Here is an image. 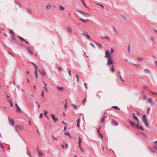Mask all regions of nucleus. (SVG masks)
I'll use <instances>...</instances> for the list:
<instances>
[{"label":"nucleus","instance_id":"f257e3e1","mask_svg":"<svg viewBox=\"0 0 157 157\" xmlns=\"http://www.w3.org/2000/svg\"><path fill=\"white\" fill-rule=\"evenodd\" d=\"M114 63V60L113 58H109L107 59V65L108 66H110L111 65H113V63Z\"/></svg>","mask_w":157,"mask_h":157},{"label":"nucleus","instance_id":"f03ea898","mask_svg":"<svg viewBox=\"0 0 157 157\" xmlns=\"http://www.w3.org/2000/svg\"><path fill=\"white\" fill-rule=\"evenodd\" d=\"M151 149L153 151H155L157 150V141L154 142V146L151 148Z\"/></svg>","mask_w":157,"mask_h":157},{"label":"nucleus","instance_id":"7ed1b4c3","mask_svg":"<svg viewBox=\"0 0 157 157\" xmlns=\"http://www.w3.org/2000/svg\"><path fill=\"white\" fill-rule=\"evenodd\" d=\"M15 129L16 130H22L24 129V127L23 125H17L16 126Z\"/></svg>","mask_w":157,"mask_h":157},{"label":"nucleus","instance_id":"20e7f679","mask_svg":"<svg viewBox=\"0 0 157 157\" xmlns=\"http://www.w3.org/2000/svg\"><path fill=\"white\" fill-rule=\"evenodd\" d=\"M77 11L80 13L81 14L85 17H88L90 16V14L85 13L82 11Z\"/></svg>","mask_w":157,"mask_h":157},{"label":"nucleus","instance_id":"39448f33","mask_svg":"<svg viewBox=\"0 0 157 157\" xmlns=\"http://www.w3.org/2000/svg\"><path fill=\"white\" fill-rule=\"evenodd\" d=\"M110 56L109 51L108 50H106L105 51V57L108 59L109 58H112Z\"/></svg>","mask_w":157,"mask_h":157},{"label":"nucleus","instance_id":"423d86ee","mask_svg":"<svg viewBox=\"0 0 157 157\" xmlns=\"http://www.w3.org/2000/svg\"><path fill=\"white\" fill-rule=\"evenodd\" d=\"M143 121L145 125L146 126H147L148 123L147 122V121L146 120V116L145 115H143Z\"/></svg>","mask_w":157,"mask_h":157},{"label":"nucleus","instance_id":"0eeeda50","mask_svg":"<svg viewBox=\"0 0 157 157\" xmlns=\"http://www.w3.org/2000/svg\"><path fill=\"white\" fill-rule=\"evenodd\" d=\"M51 116L52 119L55 122H56L58 120V119L57 118H56L54 114H51Z\"/></svg>","mask_w":157,"mask_h":157},{"label":"nucleus","instance_id":"6e6552de","mask_svg":"<svg viewBox=\"0 0 157 157\" xmlns=\"http://www.w3.org/2000/svg\"><path fill=\"white\" fill-rule=\"evenodd\" d=\"M103 95L102 92L101 91H99L97 93V96L99 98H101Z\"/></svg>","mask_w":157,"mask_h":157},{"label":"nucleus","instance_id":"1a4fd4ad","mask_svg":"<svg viewBox=\"0 0 157 157\" xmlns=\"http://www.w3.org/2000/svg\"><path fill=\"white\" fill-rule=\"evenodd\" d=\"M52 7V6L50 3H48L45 6V9L47 10L50 9Z\"/></svg>","mask_w":157,"mask_h":157},{"label":"nucleus","instance_id":"9d476101","mask_svg":"<svg viewBox=\"0 0 157 157\" xmlns=\"http://www.w3.org/2000/svg\"><path fill=\"white\" fill-rule=\"evenodd\" d=\"M129 122L130 123V125L132 127L134 128H136V125L135 124V123L134 122L131 121L129 120Z\"/></svg>","mask_w":157,"mask_h":157},{"label":"nucleus","instance_id":"9b49d317","mask_svg":"<svg viewBox=\"0 0 157 157\" xmlns=\"http://www.w3.org/2000/svg\"><path fill=\"white\" fill-rule=\"evenodd\" d=\"M8 120L9 121L12 123V125L13 126L14 125V121L13 120L12 118H10V117H8Z\"/></svg>","mask_w":157,"mask_h":157},{"label":"nucleus","instance_id":"f8f14e48","mask_svg":"<svg viewBox=\"0 0 157 157\" xmlns=\"http://www.w3.org/2000/svg\"><path fill=\"white\" fill-rule=\"evenodd\" d=\"M37 151H38V154L40 156H42L43 155V153L42 151L40 150L37 147Z\"/></svg>","mask_w":157,"mask_h":157},{"label":"nucleus","instance_id":"ddd939ff","mask_svg":"<svg viewBox=\"0 0 157 157\" xmlns=\"http://www.w3.org/2000/svg\"><path fill=\"white\" fill-rule=\"evenodd\" d=\"M132 117L134 120H137L138 121H139V120L137 117L135 115V114L134 113H132Z\"/></svg>","mask_w":157,"mask_h":157},{"label":"nucleus","instance_id":"4468645a","mask_svg":"<svg viewBox=\"0 0 157 157\" xmlns=\"http://www.w3.org/2000/svg\"><path fill=\"white\" fill-rule=\"evenodd\" d=\"M40 74L42 76H43L44 75H46V73L44 71V70H42L43 72H42L40 71H39Z\"/></svg>","mask_w":157,"mask_h":157},{"label":"nucleus","instance_id":"2eb2a0df","mask_svg":"<svg viewBox=\"0 0 157 157\" xmlns=\"http://www.w3.org/2000/svg\"><path fill=\"white\" fill-rule=\"evenodd\" d=\"M119 79L120 83H123L124 82V81L123 79V78L120 75L119 76Z\"/></svg>","mask_w":157,"mask_h":157},{"label":"nucleus","instance_id":"dca6fc26","mask_svg":"<svg viewBox=\"0 0 157 157\" xmlns=\"http://www.w3.org/2000/svg\"><path fill=\"white\" fill-rule=\"evenodd\" d=\"M44 115L45 116L47 117V118L49 119V118L48 117L47 115V114H48V112L46 110H44Z\"/></svg>","mask_w":157,"mask_h":157},{"label":"nucleus","instance_id":"f3484780","mask_svg":"<svg viewBox=\"0 0 157 157\" xmlns=\"http://www.w3.org/2000/svg\"><path fill=\"white\" fill-rule=\"evenodd\" d=\"M57 89L59 90L60 91H62L63 89V87L61 86L60 87L58 86H57Z\"/></svg>","mask_w":157,"mask_h":157},{"label":"nucleus","instance_id":"a211bd4d","mask_svg":"<svg viewBox=\"0 0 157 157\" xmlns=\"http://www.w3.org/2000/svg\"><path fill=\"white\" fill-rule=\"evenodd\" d=\"M110 70L112 72H114V68L113 65H112L111 67L110 68Z\"/></svg>","mask_w":157,"mask_h":157},{"label":"nucleus","instance_id":"6ab92c4d","mask_svg":"<svg viewBox=\"0 0 157 157\" xmlns=\"http://www.w3.org/2000/svg\"><path fill=\"white\" fill-rule=\"evenodd\" d=\"M105 116H103L101 118V122L103 123L105 122Z\"/></svg>","mask_w":157,"mask_h":157},{"label":"nucleus","instance_id":"aec40b11","mask_svg":"<svg viewBox=\"0 0 157 157\" xmlns=\"http://www.w3.org/2000/svg\"><path fill=\"white\" fill-rule=\"evenodd\" d=\"M98 136L99 138H101V139L102 140L103 136L102 134L99 133Z\"/></svg>","mask_w":157,"mask_h":157},{"label":"nucleus","instance_id":"412c9836","mask_svg":"<svg viewBox=\"0 0 157 157\" xmlns=\"http://www.w3.org/2000/svg\"><path fill=\"white\" fill-rule=\"evenodd\" d=\"M80 122V119L78 118L77 119V125L78 127H79L80 126L79 123Z\"/></svg>","mask_w":157,"mask_h":157},{"label":"nucleus","instance_id":"4be33fe9","mask_svg":"<svg viewBox=\"0 0 157 157\" xmlns=\"http://www.w3.org/2000/svg\"><path fill=\"white\" fill-rule=\"evenodd\" d=\"M37 70H35V72H34L36 78V79H37L38 78V75L37 74Z\"/></svg>","mask_w":157,"mask_h":157},{"label":"nucleus","instance_id":"5701e85b","mask_svg":"<svg viewBox=\"0 0 157 157\" xmlns=\"http://www.w3.org/2000/svg\"><path fill=\"white\" fill-rule=\"evenodd\" d=\"M148 101L152 105L153 104L151 98H149L148 99Z\"/></svg>","mask_w":157,"mask_h":157},{"label":"nucleus","instance_id":"b1692460","mask_svg":"<svg viewBox=\"0 0 157 157\" xmlns=\"http://www.w3.org/2000/svg\"><path fill=\"white\" fill-rule=\"evenodd\" d=\"M59 9L60 10L63 11L64 10L65 8L61 6H60L59 7Z\"/></svg>","mask_w":157,"mask_h":157},{"label":"nucleus","instance_id":"393cba45","mask_svg":"<svg viewBox=\"0 0 157 157\" xmlns=\"http://www.w3.org/2000/svg\"><path fill=\"white\" fill-rule=\"evenodd\" d=\"M68 31L70 33H71L72 32V29L69 27H68Z\"/></svg>","mask_w":157,"mask_h":157},{"label":"nucleus","instance_id":"a878e982","mask_svg":"<svg viewBox=\"0 0 157 157\" xmlns=\"http://www.w3.org/2000/svg\"><path fill=\"white\" fill-rule=\"evenodd\" d=\"M20 111H21L20 108L19 107V106H17V107L16 111L17 112H20Z\"/></svg>","mask_w":157,"mask_h":157},{"label":"nucleus","instance_id":"bb28decb","mask_svg":"<svg viewBox=\"0 0 157 157\" xmlns=\"http://www.w3.org/2000/svg\"><path fill=\"white\" fill-rule=\"evenodd\" d=\"M64 133L66 134L67 136L69 137L70 138H71V136L69 133L65 132Z\"/></svg>","mask_w":157,"mask_h":157},{"label":"nucleus","instance_id":"cd10ccee","mask_svg":"<svg viewBox=\"0 0 157 157\" xmlns=\"http://www.w3.org/2000/svg\"><path fill=\"white\" fill-rule=\"evenodd\" d=\"M112 108H113L114 109H117V110H120V109L119 108H118L117 106H113Z\"/></svg>","mask_w":157,"mask_h":157},{"label":"nucleus","instance_id":"c85d7f7f","mask_svg":"<svg viewBox=\"0 0 157 157\" xmlns=\"http://www.w3.org/2000/svg\"><path fill=\"white\" fill-rule=\"evenodd\" d=\"M18 37L19 38V39L21 40V41H22L24 40V39L22 37L20 36H18Z\"/></svg>","mask_w":157,"mask_h":157},{"label":"nucleus","instance_id":"c756f323","mask_svg":"<svg viewBox=\"0 0 157 157\" xmlns=\"http://www.w3.org/2000/svg\"><path fill=\"white\" fill-rule=\"evenodd\" d=\"M86 101V98H85V99L82 101V103L83 105H85V103Z\"/></svg>","mask_w":157,"mask_h":157},{"label":"nucleus","instance_id":"7c9ffc66","mask_svg":"<svg viewBox=\"0 0 157 157\" xmlns=\"http://www.w3.org/2000/svg\"><path fill=\"white\" fill-rule=\"evenodd\" d=\"M71 106L75 108V109H77V106L76 105H74V104H73L71 105Z\"/></svg>","mask_w":157,"mask_h":157},{"label":"nucleus","instance_id":"2f4dec72","mask_svg":"<svg viewBox=\"0 0 157 157\" xmlns=\"http://www.w3.org/2000/svg\"><path fill=\"white\" fill-rule=\"evenodd\" d=\"M112 123L114 125H117L118 124V123L116 122L114 120H113Z\"/></svg>","mask_w":157,"mask_h":157},{"label":"nucleus","instance_id":"473e14b6","mask_svg":"<svg viewBox=\"0 0 157 157\" xmlns=\"http://www.w3.org/2000/svg\"><path fill=\"white\" fill-rule=\"evenodd\" d=\"M27 49L30 53L31 55L33 54V52L29 48H28Z\"/></svg>","mask_w":157,"mask_h":157},{"label":"nucleus","instance_id":"72a5a7b5","mask_svg":"<svg viewBox=\"0 0 157 157\" xmlns=\"http://www.w3.org/2000/svg\"><path fill=\"white\" fill-rule=\"evenodd\" d=\"M79 19L81 21H82L84 22H86V21L85 20H84L83 19H82V18H81V17H80L79 18Z\"/></svg>","mask_w":157,"mask_h":157},{"label":"nucleus","instance_id":"f704fd0d","mask_svg":"<svg viewBox=\"0 0 157 157\" xmlns=\"http://www.w3.org/2000/svg\"><path fill=\"white\" fill-rule=\"evenodd\" d=\"M97 44L98 47L101 48H102L103 46L101 44H98L97 43Z\"/></svg>","mask_w":157,"mask_h":157},{"label":"nucleus","instance_id":"c9c22d12","mask_svg":"<svg viewBox=\"0 0 157 157\" xmlns=\"http://www.w3.org/2000/svg\"><path fill=\"white\" fill-rule=\"evenodd\" d=\"M75 77L77 78V82H79V77H78V75H77L76 74L75 75Z\"/></svg>","mask_w":157,"mask_h":157},{"label":"nucleus","instance_id":"e433bc0d","mask_svg":"<svg viewBox=\"0 0 157 157\" xmlns=\"http://www.w3.org/2000/svg\"><path fill=\"white\" fill-rule=\"evenodd\" d=\"M128 52L129 53H130V45L128 46Z\"/></svg>","mask_w":157,"mask_h":157},{"label":"nucleus","instance_id":"4c0bfd02","mask_svg":"<svg viewBox=\"0 0 157 157\" xmlns=\"http://www.w3.org/2000/svg\"><path fill=\"white\" fill-rule=\"evenodd\" d=\"M32 64L34 65V67H35L36 70H37V69H38V67L34 63H33V62H32Z\"/></svg>","mask_w":157,"mask_h":157},{"label":"nucleus","instance_id":"58836bf2","mask_svg":"<svg viewBox=\"0 0 157 157\" xmlns=\"http://www.w3.org/2000/svg\"><path fill=\"white\" fill-rule=\"evenodd\" d=\"M85 36L88 39H90V38L89 35V34H87L86 35V36Z\"/></svg>","mask_w":157,"mask_h":157},{"label":"nucleus","instance_id":"ea45409f","mask_svg":"<svg viewBox=\"0 0 157 157\" xmlns=\"http://www.w3.org/2000/svg\"><path fill=\"white\" fill-rule=\"evenodd\" d=\"M10 31L11 33L13 35H14V33L13 32V31L11 29H10Z\"/></svg>","mask_w":157,"mask_h":157},{"label":"nucleus","instance_id":"a19ab883","mask_svg":"<svg viewBox=\"0 0 157 157\" xmlns=\"http://www.w3.org/2000/svg\"><path fill=\"white\" fill-rule=\"evenodd\" d=\"M90 45H91V46L93 47V48H95V46L94 45L92 44V43H90Z\"/></svg>","mask_w":157,"mask_h":157},{"label":"nucleus","instance_id":"79ce46f5","mask_svg":"<svg viewBox=\"0 0 157 157\" xmlns=\"http://www.w3.org/2000/svg\"><path fill=\"white\" fill-rule=\"evenodd\" d=\"M81 139L80 137H79V140H78L79 144H81Z\"/></svg>","mask_w":157,"mask_h":157},{"label":"nucleus","instance_id":"37998d69","mask_svg":"<svg viewBox=\"0 0 157 157\" xmlns=\"http://www.w3.org/2000/svg\"><path fill=\"white\" fill-rule=\"evenodd\" d=\"M138 128H139L141 130H144V129L142 126H140Z\"/></svg>","mask_w":157,"mask_h":157},{"label":"nucleus","instance_id":"c03bdc74","mask_svg":"<svg viewBox=\"0 0 157 157\" xmlns=\"http://www.w3.org/2000/svg\"><path fill=\"white\" fill-rule=\"evenodd\" d=\"M0 147L1 148H2V149L4 148V146L1 143H0Z\"/></svg>","mask_w":157,"mask_h":157},{"label":"nucleus","instance_id":"a18cd8bd","mask_svg":"<svg viewBox=\"0 0 157 157\" xmlns=\"http://www.w3.org/2000/svg\"><path fill=\"white\" fill-rule=\"evenodd\" d=\"M68 74H69V75L71 76V70H69L68 71Z\"/></svg>","mask_w":157,"mask_h":157},{"label":"nucleus","instance_id":"49530a36","mask_svg":"<svg viewBox=\"0 0 157 157\" xmlns=\"http://www.w3.org/2000/svg\"><path fill=\"white\" fill-rule=\"evenodd\" d=\"M44 88L45 89V91H46V92H48V90L47 89V88H46V86H45L44 87Z\"/></svg>","mask_w":157,"mask_h":157},{"label":"nucleus","instance_id":"de8ad7c7","mask_svg":"<svg viewBox=\"0 0 157 157\" xmlns=\"http://www.w3.org/2000/svg\"><path fill=\"white\" fill-rule=\"evenodd\" d=\"M41 96L42 97H43L44 96V91L43 90L42 91V94H41Z\"/></svg>","mask_w":157,"mask_h":157},{"label":"nucleus","instance_id":"09e8293b","mask_svg":"<svg viewBox=\"0 0 157 157\" xmlns=\"http://www.w3.org/2000/svg\"><path fill=\"white\" fill-rule=\"evenodd\" d=\"M150 110V108H149L147 109V114H148L149 113V111Z\"/></svg>","mask_w":157,"mask_h":157},{"label":"nucleus","instance_id":"8fccbe9b","mask_svg":"<svg viewBox=\"0 0 157 157\" xmlns=\"http://www.w3.org/2000/svg\"><path fill=\"white\" fill-rule=\"evenodd\" d=\"M12 39L13 40H15V37L13 35H12L11 36Z\"/></svg>","mask_w":157,"mask_h":157},{"label":"nucleus","instance_id":"3c124183","mask_svg":"<svg viewBox=\"0 0 157 157\" xmlns=\"http://www.w3.org/2000/svg\"><path fill=\"white\" fill-rule=\"evenodd\" d=\"M136 125V128H138L140 126L139 125V124L138 123H137Z\"/></svg>","mask_w":157,"mask_h":157},{"label":"nucleus","instance_id":"603ef678","mask_svg":"<svg viewBox=\"0 0 157 157\" xmlns=\"http://www.w3.org/2000/svg\"><path fill=\"white\" fill-rule=\"evenodd\" d=\"M114 52V50L112 48H111V52L112 53H113Z\"/></svg>","mask_w":157,"mask_h":157},{"label":"nucleus","instance_id":"864d4df0","mask_svg":"<svg viewBox=\"0 0 157 157\" xmlns=\"http://www.w3.org/2000/svg\"><path fill=\"white\" fill-rule=\"evenodd\" d=\"M36 104H37V105H38V108H39L40 107V105L39 104V103L38 102L36 101Z\"/></svg>","mask_w":157,"mask_h":157},{"label":"nucleus","instance_id":"5fc2aeb1","mask_svg":"<svg viewBox=\"0 0 157 157\" xmlns=\"http://www.w3.org/2000/svg\"><path fill=\"white\" fill-rule=\"evenodd\" d=\"M88 34L86 32H85L84 33H83L82 34V35L84 36H86V35Z\"/></svg>","mask_w":157,"mask_h":157},{"label":"nucleus","instance_id":"6e6d98bb","mask_svg":"<svg viewBox=\"0 0 157 157\" xmlns=\"http://www.w3.org/2000/svg\"><path fill=\"white\" fill-rule=\"evenodd\" d=\"M101 128V126L99 128L98 130L97 131L98 133H99V132H100V129Z\"/></svg>","mask_w":157,"mask_h":157},{"label":"nucleus","instance_id":"4d7b16f0","mask_svg":"<svg viewBox=\"0 0 157 157\" xmlns=\"http://www.w3.org/2000/svg\"><path fill=\"white\" fill-rule=\"evenodd\" d=\"M151 93L152 94H155V95H157V93L155 92H152Z\"/></svg>","mask_w":157,"mask_h":157},{"label":"nucleus","instance_id":"13d9d810","mask_svg":"<svg viewBox=\"0 0 157 157\" xmlns=\"http://www.w3.org/2000/svg\"><path fill=\"white\" fill-rule=\"evenodd\" d=\"M42 115H43L42 113H40V118H42Z\"/></svg>","mask_w":157,"mask_h":157},{"label":"nucleus","instance_id":"bf43d9fd","mask_svg":"<svg viewBox=\"0 0 157 157\" xmlns=\"http://www.w3.org/2000/svg\"><path fill=\"white\" fill-rule=\"evenodd\" d=\"M64 107H65V108L66 109L67 108V106L66 105V102L65 103V104L64 105Z\"/></svg>","mask_w":157,"mask_h":157},{"label":"nucleus","instance_id":"052dcab7","mask_svg":"<svg viewBox=\"0 0 157 157\" xmlns=\"http://www.w3.org/2000/svg\"><path fill=\"white\" fill-rule=\"evenodd\" d=\"M85 86V88L86 89H87V86H86V83H84V84Z\"/></svg>","mask_w":157,"mask_h":157},{"label":"nucleus","instance_id":"680f3d73","mask_svg":"<svg viewBox=\"0 0 157 157\" xmlns=\"http://www.w3.org/2000/svg\"><path fill=\"white\" fill-rule=\"evenodd\" d=\"M80 149V150L82 152H83L84 151L83 150L82 148H81Z\"/></svg>","mask_w":157,"mask_h":157},{"label":"nucleus","instance_id":"e2e57ef3","mask_svg":"<svg viewBox=\"0 0 157 157\" xmlns=\"http://www.w3.org/2000/svg\"><path fill=\"white\" fill-rule=\"evenodd\" d=\"M27 154L29 155L30 156H31V154H30V153L29 152V151H28L27 152Z\"/></svg>","mask_w":157,"mask_h":157},{"label":"nucleus","instance_id":"0e129e2a","mask_svg":"<svg viewBox=\"0 0 157 157\" xmlns=\"http://www.w3.org/2000/svg\"><path fill=\"white\" fill-rule=\"evenodd\" d=\"M62 70V68L60 67H59V69H58V70L59 71H61Z\"/></svg>","mask_w":157,"mask_h":157},{"label":"nucleus","instance_id":"69168bd1","mask_svg":"<svg viewBox=\"0 0 157 157\" xmlns=\"http://www.w3.org/2000/svg\"><path fill=\"white\" fill-rule=\"evenodd\" d=\"M137 114L138 116H139L140 115V113L139 112H137Z\"/></svg>","mask_w":157,"mask_h":157},{"label":"nucleus","instance_id":"338daca9","mask_svg":"<svg viewBox=\"0 0 157 157\" xmlns=\"http://www.w3.org/2000/svg\"><path fill=\"white\" fill-rule=\"evenodd\" d=\"M52 137L53 138L54 140H57V139H56V138H55V137H54L53 135H52Z\"/></svg>","mask_w":157,"mask_h":157},{"label":"nucleus","instance_id":"774afa93","mask_svg":"<svg viewBox=\"0 0 157 157\" xmlns=\"http://www.w3.org/2000/svg\"><path fill=\"white\" fill-rule=\"evenodd\" d=\"M104 37L105 38H106V39H108L109 38V37H108V36H105Z\"/></svg>","mask_w":157,"mask_h":157}]
</instances>
